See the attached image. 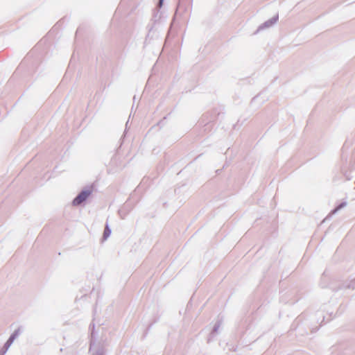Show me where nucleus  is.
<instances>
[{
    "instance_id": "f257e3e1",
    "label": "nucleus",
    "mask_w": 355,
    "mask_h": 355,
    "mask_svg": "<svg viewBox=\"0 0 355 355\" xmlns=\"http://www.w3.org/2000/svg\"><path fill=\"white\" fill-rule=\"evenodd\" d=\"M89 191H83L81 192L75 199L73 200V205L75 206L80 205L83 202H84L87 197L89 196Z\"/></svg>"
},
{
    "instance_id": "f03ea898",
    "label": "nucleus",
    "mask_w": 355,
    "mask_h": 355,
    "mask_svg": "<svg viewBox=\"0 0 355 355\" xmlns=\"http://www.w3.org/2000/svg\"><path fill=\"white\" fill-rule=\"evenodd\" d=\"M110 233H111L110 230L109 229V227L107 226H106L104 230V232H103L104 239H107L109 237Z\"/></svg>"
},
{
    "instance_id": "7ed1b4c3",
    "label": "nucleus",
    "mask_w": 355,
    "mask_h": 355,
    "mask_svg": "<svg viewBox=\"0 0 355 355\" xmlns=\"http://www.w3.org/2000/svg\"><path fill=\"white\" fill-rule=\"evenodd\" d=\"M162 2H163V0H159V6H162Z\"/></svg>"
},
{
    "instance_id": "20e7f679",
    "label": "nucleus",
    "mask_w": 355,
    "mask_h": 355,
    "mask_svg": "<svg viewBox=\"0 0 355 355\" xmlns=\"http://www.w3.org/2000/svg\"><path fill=\"white\" fill-rule=\"evenodd\" d=\"M12 339H13V338H12V337H11V338H10L9 341L12 342Z\"/></svg>"
}]
</instances>
